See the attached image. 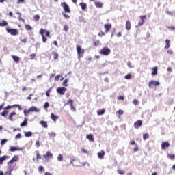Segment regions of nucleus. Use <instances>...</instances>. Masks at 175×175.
Wrapping results in <instances>:
<instances>
[{"label": "nucleus", "instance_id": "obj_61", "mask_svg": "<svg viewBox=\"0 0 175 175\" xmlns=\"http://www.w3.org/2000/svg\"><path fill=\"white\" fill-rule=\"evenodd\" d=\"M144 24V20H142V22L138 23V26L140 27L141 25H143Z\"/></svg>", "mask_w": 175, "mask_h": 175}, {"label": "nucleus", "instance_id": "obj_31", "mask_svg": "<svg viewBox=\"0 0 175 175\" xmlns=\"http://www.w3.org/2000/svg\"><path fill=\"white\" fill-rule=\"evenodd\" d=\"M25 28L26 31H31L32 30V27H31V25H25Z\"/></svg>", "mask_w": 175, "mask_h": 175}, {"label": "nucleus", "instance_id": "obj_20", "mask_svg": "<svg viewBox=\"0 0 175 175\" xmlns=\"http://www.w3.org/2000/svg\"><path fill=\"white\" fill-rule=\"evenodd\" d=\"M86 139L90 142H94V136L92 134H89L86 135Z\"/></svg>", "mask_w": 175, "mask_h": 175}, {"label": "nucleus", "instance_id": "obj_52", "mask_svg": "<svg viewBox=\"0 0 175 175\" xmlns=\"http://www.w3.org/2000/svg\"><path fill=\"white\" fill-rule=\"evenodd\" d=\"M38 170L39 172H43V170H44V168L43 167V166H39Z\"/></svg>", "mask_w": 175, "mask_h": 175}, {"label": "nucleus", "instance_id": "obj_27", "mask_svg": "<svg viewBox=\"0 0 175 175\" xmlns=\"http://www.w3.org/2000/svg\"><path fill=\"white\" fill-rule=\"evenodd\" d=\"M16 112H11L9 115V120L13 121V116H16Z\"/></svg>", "mask_w": 175, "mask_h": 175}, {"label": "nucleus", "instance_id": "obj_10", "mask_svg": "<svg viewBox=\"0 0 175 175\" xmlns=\"http://www.w3.org/2000/svg\"><path fill=\"white\" fill-rule=\"evenodd\" d=\"M143 122H142V120H137L136 122H135L134 123V128H135L136 129L140 128V126H142Z\"/></svg>", "mask_w": 175, "mask_h": 175}, {"label": "nucleus", "instance_id": "obj_62", "mask_svg": "<svg viewBox=\"0 0 175 175\" xmlns=\"http://www.w3.org/2000/svg\"><path fill=\"white\" fill-rule=\"evenodd\" d=\"M36 147H40V143L39 142V141H36Z\"/></svg>", "mask_w": 175, "mask_h": 175}, {"label": "nucleus", "instance_id": "obj_24", "mask_svg": "<svg viewBox=\"0 0 175 175\" xmlns=\"http://www.w3.org/2000/svg\"><path fill=\"white\" fill-rule=\"evenodd\" d=\"M51 118L53 120V121H57V120H58V116H57L54 113H51Z\"/></svg>", "mask_w": 175, "mask_h": 175}, {"label": "nucleus", "instance_id": "obj_29", "mask_svg": "<svg viewBox=\"0 0 175 175\" xmlns=\"http://www.w3.org/2000/svg\"><path fill=\"white\" fill-rule=\"evenodd\" d=\"M68 81H69V79H66L64 80V81L62 83L63 87H68Z\"/></svg>", "mask_w": 175, "mask_h": 175}, {"label": "nucleus", "instance_id": "obj_25", "mask_svg": "<svg viewBox=\"0 0 175 175\" xmlns=\"http://www.w3.org/2000/svg\"><path fill=\"white\" fill-rule=\"evenodd\" d=\"M170 47V40H165V46L164 49H169Z\"/></svg>", "mask_w": 175, "mask_h": 175}, {"label": "nucleus", "instance_id": "obj_48", "mask_svg": "<svg viewBox=\"0 0 175 175\" xmlns=\"http://www.w3.org/2000/svg\"><path fill=\"white\" fill-rule=\"evenodd\" d=\"M117 113L119 114V116H122V114H124V111L122 110H118Z\"/></svg>", "mask_w": 175, "mask_h": 175}, {"label": "nucleus", "instance_id": "obj_60", "mask_svg": "<svg viewBox=\"0 0 175 175\" xmlns=\"http://www.w3.org/2000/svg\"><path fill=\"white\" fill-rule=\"evenodd\" d=\"M82 152H83V154H88V151H87V150L84 149V148H81V149Z\"/></svg>", "mask_w": 175, "mask_h": 175}, {"label": "nucleus", "instance_id": "obj_32", "mask_svg": "<svg viewBox=\"0 0 175 175\" xmlns=\"http://www.w3.org/2000/svg\"><path fill=\"white\" fill-rule=\"evenodd\" d=\"M8 114H9L8 111H4L1 113V115L2 116V117H6L8 116Z\"/></svg>", "mask_w": 175, "mask_h": 175}, {"label": "nucleus", "instance_id": "obj_42", "mask_svg": "<svg viewBox=\"0 0 175 175\" xmlns=\"http://www.w3.org/2000/svg\"><path fill=\"white\" fill-rule=\"evenodd\" d=\"M45 31H46V29H40V34L42 36H43V35H44V32H45Z\"/></svg>", "mask_w": 175, "mask_h": 175}, {"label": "nucleus", "instance_id": "obj_47", "mask_svg": "<svg viewBox=\"0 0 175 175\" xmlns=\"http://www.w3.org/2000/svg\"><path fill=\"white\" fill-rule=\"evenodd\" d=\"M36 152H37L36 154L37 160L40 159L42 157H40V154H39V151H36Z\"/></svg>", "mask_w": 175, "mask_h": 175}, {"label": "nucleus", "instance_id": "obj_39", "mask_svg": "<svg viewBox=\"0 0 175 175\" xmlns=\"http://www.w3.org/2000/svg\"><path fill=\"white\" fill-rule=\"evenodd\" d=\"M149 136L148 133H145L143 135V139L144 140H147V139H148Z\"/></svg>", "mask_w": 175, "mask_h": 175}, {"label": "nucleus", "instance_id": "obj_9", "mask_svg": "<svg viewBox=\"0 0 175 175\" xmlns=\"http://www.w3.org/2000/svg\"><path fill=\"white\" fill-rule=\"evenodd\" d=\"M13 162H18V156H14L12 159L8 162V165H10V163H13Z\"/></svg>", "mask_w": 175, "mask_h": 175}, {"label": "nucleus", "instance_id": "obj_37", "mask_svg": "<svg viewBox=\"0 0 175 175\" xmlns=\"http://www.w3.org/2000/svg\"><path fill=\"white\" fill-rule=\"evenodd\" d=\"M48 135H49V137H55V136H56V134L54 132L48 133Z\"/></svg>", "mask_w": 175, "mask_h": 175}, {"label": "nucleus", "instance_id": "obj_6", "mask_svg": "<svg viewBox=\"0 0 175 175\" xmlns=\"http://www.w3.org/2000/svg\"><path fill=\"white\" fill-rule=\"evenodd\" d=\"M61 6L63 7V9L66 13H70V9L69 8V5H68L66 2L62 3Z\"/></svg>", "mask_w": 175, "mask_h": 175}, {"label": "nucleus", "instance_id": "obj_33", "mask_svg": "<svg viewBox=\"0 0 175 175\" xmlns=\"http://www.w3.org/2000/svg\"><path fill=\"white\" fill-rule=\"evenodd\" d=\"M57 161L62 162V161H64V156H62V154H59L57 157Z\"/></svg>", "mask_w": 175, "mask_h": 175}, {"label": "nucleus", "instance_id": "obj_57", "mask_svg": "<svg viewBox=\"0 0 175 175\" xmlns=\"http://www.w3.org/2000/svg\"><path fill=\"white\" fill-rule=\"evenodd\" d=\"M167 54H169L170 55H173V51L172 50H168L167 51Z\"/></svg>", "mask_w": 175, "mask_h": 175}, {"label": "nucleus", "instance_id": "obj_54", "mask_svg": "<svg viewBox=\"0 0 175 175\" xmlns=\"http://www.w3.org/2000/svg\"><path fill=\"white\" fill-rule=\"evenodd\" d=\"M44 33H45V35L47 38H49V36H50V32L49 31H47L46 30H45Z\"/></svg>", "mask_w": 175, "mask_h": 175}, {"label": "nucleus", "instance_id": "obj_11", "mask_svg": "<svg viewBox=\"0 0 175 175\" xmlns=\"http://www.w3.org/2000/svg\"><path fill=\"white\" fill-rule=\"evenodd\" d=\"M10 157L8 155H4L0 157V165H3V161H6V159H9Z\"/></svg>", "mask_w": 175, "mask_h": 175}, {"label": "nucleus", "instance_id": "obj_18", "mask_svg": "<svg viewBox=\"0 0 175 175\" xmlns=\"http://www.w3.org/2000/svg\"><path fill=\"white\" fill-rule=\"evenodd\" d=\"M152 71V76H155L158 73V68L157 67H153Z\"/></svg>", "mask_w": 175, "mask_h": 175}, {"label": "nucleus", "instance_id": "obj_26", "mask_svg": "<svg viewBox=\"0 0 175 175\" xmlns=\"http://www.w3.org/2000/svg\"><path fill=\"white\" fill-rule=\"evenodd\" d=\"M31 136H32V132L31 131L25 132V137H31Z\"/></svg>", "mask_w": 175, "mask_h": 175}, {"label": "nucleus", "instance_id": "obj_40", "mask_svg": "<svg viewBox=\"0 0 175 175\" xmlns=\"http://www.w3.org/2000/svg\"><path fill=\"white\" fill-rule=\"evenodd\" d=\"M131 77H132V75L131 74H127L126 75L124 76V79H126V80H129Z\"/></svg>", "mask_w": 175, "mask_h": 175}, {"label": "nucleus", "instance_id": "obj_53", "mask_svg": "<svg viewBox=\"0 0 175 175\" xmlns=\"http://www.w3.org/2000/svg\"><path fill=\"white\" fill-rule=\"evenodd\" d=\"M70 110H72L73 111H76V108H75V106L71 104V106H70Z\"/></svg>", "mask_w": 175, "mask_h": 175}, {"label": "nucleus", "instance_id": "obj_44", "mask_svg": "<svg viewBox=\"0 0 175 175\" xmlns=\"http://www.w3.org/2000/svg\"><path fill=\"white\" fill-rule=\"evenodd\" d=\"M133 103L135 105V106H137V105H139V102L136 99L133 100Z\"/></svg>", "mask_w": 175, "mask_h": 175}, {"label": "nucleus", "instance_id": "obj_8", "mask_svg": "<svg viewBox=\"0 0 175 175\" xmlns=\"http://www.w3.org/2000/svg\"><path fill=\"white\" fill-rule=\"evenodd\" d=\"M43 157L46 159V161H49L50 158H53V154L50 151L46 152V154L43 155Z\"/></svg>", "mask_w": 175, "mask_h": 175}, {"label": "nucleus", "instance_id": "obj_51", "mask_svg": "<svg viewBox=\"0 0 175 175\" xmlns=\"http://www.w3.org/2000/svg\"><path fill=\"white\" fill-rule=\"evenodd\" d=\"M6 142H8V140L2 139L1 142V146H3V144H5V143H6Z\"/></svg>", "mask_w": 175, "mask_h": 175}, {"label": "nucleus", "instance_id": "obj_49", "mask_svg": "<svg viewBox=\"0 0 175 175\" xmlns=\"http://www.w3.org/2000/svg\"><path fill=\"white\" fill-rule=\"evenodd\" d=\"M105 32H103V31H100V32L98 33V36L102 37V36H105Z\"/></svg>", "mask_w": 175, "mask_h": 175}, {"label": "nucleus", "instance_id": "obj_50", "mask_svg": "<svg viewBox=\"0 0 175 175\" xmlns=\"http://www.w3.org/2000/svg\"><path fill=\"white\" fill-rule=\"evenodd\" d=\"M12 107H13V105L12 106L8 105L4 108V110H10V109H12Z\"/></svg>", "mask_w": 175, "mask_h": 175}, {"label": "nucleus", "instance_id": "obj_45", "mask_svg": "<svg viewBox=\"0 0 175 175\" xmlns=\"http://www.w3.org/2000/svg\"><path fill=\"white\" fill-rule=\"evenodd\" d=\"M167 157L170 158V159H174L175 158L174 154H168Z\"/></svg>", "mask_w": 175, "mask_h": 175}, {"label": "nucleus", "instance_id": "obj_4", "mask_svg": "<svg viewBox=\"0 0 175 175\" xmlns=\"http://www.w3.org/2000/svg\"><path fill=\"white\" fill-rule=\"evenodd\" d=\"M56 92H57V94H59V95H65V92H66V88H57L56 89Z\"/></svg>", "mask_w": 175, "mask_h": 175}, {"label": "nucleus", "instance_id": "obj_59", "mask_svg": "<svg viewBox=\"0 0 175 175\" xmlns=\"http://www.w3.org/2000/svg\"><path fill=\"white\" fill-rule=\"evenodd\" d=\"M20 137H21V133H18V134L15 136V139H20Z\"/></svg>", "mask_w": 175, "mask_h": 175}, {"label": "nucleus", "instance_id": "obj_63", "mask_svg": "<svg viewBox=\"0 0 175 175\" xmlns=\"http://www.w3.org/2000/svg\"><path fill=\"white\" fill-rule=\"evenodd\" d=\"M167 14H168V16H173V13L170 11H166Z\"/></svg>", "mask_w": 175, "mask_h": 175}, {"label": "nucleus", "instance_id": "obj_30", "mask_svg": "<svg viewBox=\"0 0 175 175\" xmlns=\"http://www.w3.org/2000/svg\"><path fill=\"white\" fill-rule=\"evenodd\" d=\"M31 113V109H25L24 111H23V114H24V116H25V117H27V114H29Z\"/></svg>", "mask_w": 175, "mask_h": 175}, {"label": "nucleus", "instance_id": "obj_43", "mask_svg": "<svg viewBox=\"0 0 175 175\" xmlns=\"http://www.w3.org/2000/svg\"><path fill=\"white\" fill-rule=\"evenodd\" d=\"M67 105L72 106V105H73V100L72 99H69L67 102Z\"/></svg>", "mask_w": 175, "mask_h": 175}, {"label": "nucleus", "instance_id": "obj_64", "mask_svg": "<svg viewBox=\"0 0 175 175\" xmlns=\"http://www.w3.org/2000/svg\"><path fill=\"white\" fill-rule=\"evenodd\" d=\"M59 75H57L55 77V81H58V80H59Z\"/></svg>", "mask_w": 175, "mask_h": 175}, {"label": "nucleus", "instance_id": "obj_55", "mask_svg": "<svg viewBox=\"0 0 175 175\" xmlns=\"http://www.w3.org/2000/svg\"><path fill=\"white\" fill-rule=\"evenodd\" d=\"M42 42H43V43H46L47 39H46V38L44 37V35H42Z\"/></svg>", "mask_w": 175, "mask_h": 175}, {"label": "nucleus", "instance_id": "obj_23", "mask_svg": "<svg viewBox=\"0 0 175 175\" xmlns=\"http://www.w3.org/2000/svg\"><path fill=\"white\" fill-rule=\"evenodd\" d=\"M40 124L43 126V128H47V122L41 120L40 121Z\"/></svg>", "mask_w": 175, "mask_h": 175}, {"label": "nucleus", "instance_id": "obj_46", "mask_svg": "<svg viewBox=\"0 0 175 175\" xmlns=\"http://www.w3.org/2000/svg\"><path fill=\"white\" fill-rule=\"evenodd\" d=\"M167 28L168 29H170L171 31H175V27L169 26V27H167Z\"/></svg>", "mask_w": 175, "mask_h": 175}, {"label": "nucleus", "instance_id": "obj_35", "mask_svg": "<svg viewBox=\"0 0 175 175\" xmlns=\"http://www.w3.org/2000/svg\"><path fill=\"white\" fill-rule=\"evenodd\" d=\"M40 18V16H39L38 14L33 16V20L35 21H39Z\"/></svg>", "mask_w": 175, "mask_h": 175}, {"label": "nucleus", "instance_id": "obj_19", "mask_svg": "<svg viewBox=\"0 0 175 175\" xmlns=\"http://www.w3.org/2000/svg\"><path fill=\"white\" fill-rule=\"evenodd\" d=\"M12 58L13 61H14V62H16V64H18V62H20V57H18V56L12 55Z\"/></svg>", "mask_w": 175, "mask_h": 175}, {"label": "nucleus", "instance_id": "obj_15", "mask_svg": "<svg viewBox=\"0 0 175 175\" xmlns=\"http://www.w3.org/2000/svg\"><path fill=\"white\" fill-rule=\"evenodd\" d=\"M104 157H105V151L101 150L98 153V158H99V159H103Z\"/></svg>", "mask_w": 175, "mask_h": 175}, {"label": "nucleus", "instance_id": "obj_3", "mask_svg": "<svg viewBox=\"0 0 175 175\" xmlns=\"http://www.w3.org/2000/svg\"><path fill=\"white\" fill-rule=\"evenodd\" d=\"M77 51L79 58L83 57V56L84 55V49H81V46L78 45L77 46Z\"/></svg>", "mask_w": 175, "mask_h": 175}, {"label": "nucleus", "instance_id": "obj_2", "mask_svg": "<svg viewBox=\"0 0 175 175\" xmlns=\"http://www.w3.org/2000/svg\"><path fill=\"white\" fill-rule=\"evenodd\" d=\"M8 33H10L12 36H16L18 35V31L17 29H9L8 27L5 28Z\"/></svg>", "mask_w": 175, "mask_h": 175}, {"label": "nucleus", "instance_id": "obj_5", "mask_svg": "<svg viewBox=\"0 0 175 175\" xmlns=\"http://www.w3.org/2000/svg\"><path fill=\"white\" fill-rule=\"evenodd\" d=\"M154 85L155 87H158V85H159V82L157 81H152V80L148 82V87H149V88H153Z\"/></svg>", "mask_w": 175, "mask_h": 175}, {"label": "nucleus", "instance_id": "obj_12", "mask_svg": "<svg viewBox=\"0 0 175 175\" xmlns=\"http://www.w3.org/2000/svg\"><path fill=\"white\" fill-rule=\"evenodd\" d=\"M170 146V144L167 142H164L161 144L162 150H165V148H167Z\"/></svg>", "mask_w": 175, "mask_h": 175}, {"label": "nucleus", "instance_id": "obj_13", "mask_svg": "<svg viewBox=\"0 0 175 175\" xmlns=\"http://www.w3.org/2000/svg\"><path fill=\"white\" fill-rule=\"evenodd\" d=\"M104 28L105 29V33H107L111 29V24H105Z\"/></svg>", "mask_w": 175, "mask_h": 175}, {"label": "nucleus", "instance_id": "obj_17", "mask_svg": "<svg viewBox=\"0 0 175 175\" xmlns=\"http://www.w3.org/2000/svg\"><path fill=\"white\" fill-rule=\"evenodd\" d=\"M27 124H28V119L27 118H25L23 122L20 124V126L22 128L24 126H27Z\"/></svg>", "mask_w": 175, "mask_h": 175}, {"label": "nucleus", "instance_id": "obj_38", "mask_svg": "<svg viewBox=\"0 0 175 175\" xmlns=\"http://www.w3.org/2000/svg\"><path fill=\"white\" fill-rule=\"evenodd\" d=\"M63 31H65V32H68V31H69V26H68L67 25H64Z\"/></svg>", "mask_w": 175, "mask_h": 175}, {"label": "nucleus", "instance_id": "obj_16", "mask_svg": "<svg viewBox=\"0 0 175 175\" xmlns=\"http://www.w3.org/2000/svg\"><path fill=\"white\" fill-rule=\"evenodd\" d=\"M94 5L96 8H98L100 9H102V8H103V3H102L101 2L96 1L94 2Z\"/></svg>", "mask_w": 175, "mask_h": 175}, {"label": "nucleus", "instance_id": "obj_21", "mask_svg": "<svg viewBox=\"0 0 175 175\" xmlns=\"http://www.w3.org/2000/svg\"><path fill=\"white\" fill-rule=\"evenodd\" d=\"M79 6H81L82 10H85V9H87V3H80Z\"/></svg>", "mask_w": 175, "mask_h": 175}, {"label": "nucleus", "instance_id": "obj_1", "mask_svg": "<svg viewBox=\"0 0 175 175\" xmlns=\"http://www.w3.org/2000/svg\"><path fill=\"white\" fill-rule=\"evenodd\" d=\"M99 53L101 55L106 56V55H109V54H110V53H111V51L110 50V49H109L107 47H104L99 51Z\"/></svg>", "mask_w": 175, "mask_h": 175}, {"label": "nucleus", "instance_id": "obj_14", "mask_svg": "<svg viewBox=\"0 0 175 175\" xmlns=\"http://www.w3.org/2000/svg\"><path fill=\"white\" fill-rule=\"evenodd\" d=\"M29 109H30V111L31 112L39 113V111H40V109H39L38 107L35 106H32Z\"/></svg>", "mask_w": 175, "mask_h": 175}, {"label": "nucleus", "instance_id": "obj_58", "mask_svg": "<svg viewBox=\"0 0 175 175\" xmlns=\"http://www.w3.org/2000/svg\"><path fill=\"white\" fill-rule=\"evenodd\" d=\"M53 55H54V59H57V58H58V53H55L54 54H53Z\"/></svg>", "mask_w": 175, "mask_h": 175}, {"label": "nucleus", "instance_id": "obj_56", "mask_svg": "<svg viewBox=\"0 0 175 175\" xmlns=\"http://www.w3.org/2000/svg\"><path fill=\"white\" fill-rule=\"evenodd\" d=\"M118 100H124V96H118Z\"/></svg>", "mask_w": 175, "mask_h": 175}, {"label": "nucleus", "instance_id": "obj_36", "mask_svg": "<svg viewBox=\"0 0 175 175\" xmlns=\"http://www.w3.org/2000/svg\"><path fill=\"white\" fill-rule=\"evenodd\" d=\"M51 92V88H49L46 92V96L49 98L50 97V93Z\"/></svg>", "mask_w": 175, "mask_h": 175}, {"label": "nucleus", "instance_id": "obj_41", "mask_svg": "<svg viewBox=\"0 0 175 175\" xmlns=\"http://www.w3.org/2000/svg\"><path fill=\"white\" fill-rule=\"evenodd\" d=\"M49 106H50V104L49 103V102H46L44 105H43V108L44 109H47V107H49Z\"/></svg>", "mask_w": 175, "mask_h": 175}, {"label": "nucleus", "instance_id": "obj_7", "mask_svg": "<svg viewBox=\"0 0 175 175\" xmlns=\"http://www.w3.org/2000/svg\"><path fill=\"white\" fill-rule=\"evenodd\" d=\"M23 150H24L23 148L11 146L10 148L9 149V151H10L11 152H14V151H23Z\"/></svg>", "mask_w": 175, "mask_h": 175}, {"label": "nucleus", "instance_id": "obj_28", "mask_svg": "<svg viewBox=\"0 0 175 175\" xmlns=\"http://www.w3.org/2000/svg\"><path fill=\"white\" fill-rule=\"evenodd\" d=\"M8 25V22L6 21H2L0 22V27H6Z\"/></svg>", "mask_w": 175, "mask_h": 175}, {"label": "nucleus", "instance_id": "obj_22", "mask_svg": "<svg viewBox=\"0 0 175 175\" xmlns=\"http://www.w3.org/2000/svg\"><path fill=\"white\" fill-rule=\"evenodd\" d=\"M131 22L129 21H127L126 22V29L127 31H129L131 29Z\"/></svg>", "mask_w": 175, "mask_h": 175}, {"label": "nucleus", "instance_id": "obj_34", "mask_svg": "<svg viewBox=\"0 0 175 175\" xmlns=\"http://www.w3.org/2000/svg\"><path fill=\"white\" fill-rule=\"evenodd\" d=\"M98 116H103L105 114V109H101L97 112Z\"/></svg>", "mask_w": 175, "mask_h": 175}]
</instances>
